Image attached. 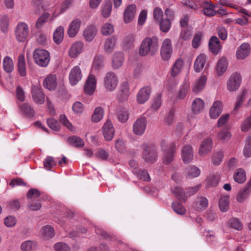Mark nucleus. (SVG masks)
I'll return each instance as SVG.
<instances>
[{
	"mask_svg": "<svg viewBox=\"0 0 251 251\" xmlns=\"http://www.w3.org/2000/svg\"><path fill=\"white\" fill-rule=\"evenodd\" d=\"M224 154L222 151L216 152L213 154L212 161L214 165H219L223 160Z\"/></svg>",
	"mask_w": 251,
	"mask_h": 251,
	"instance_id": "nucleus-52",
	"label": "nucleus"
},
{
	"mask_svg": "<svg viewBox=\"0 0 251 251\" xmlns=\"http://www.w3.org/2000/svg\"><path fill=\"white\" fill-rule=\"evenodd\" d=\"M206 60V56L203 54H200L196 58L194 68L197 72H200L203 68Z\"/></svg>",
	"mask_w": 251,
	"mask_h": 251,
	"instance_id": "nucleus-33",
	"label": "nucleus"
},
{
	"mask_svg": "<svg viewBox=\"0 0 251 251\" xmlns=\"http://www.w3.org/2000/svg\"><path fill=\"white\" fill-rule=\"evenodd\" d=\"M35 63L42 67H46L49 65L50 56L49 52L42 49H35L33 53Z\"/></svg>",
	"mask_w": 251,
	"mask_h": 251,
	"instance_id": "nucleus-3",
	"label": "nucleus"
},
{
	"mask_svg": "<svg viewBox=\"0 0 251 251\" xmlns=\"http://www.w3.org/2000/svg\"><path fill=\"white\" fill-rule=\"evenodd\" d=\"M129 165L132 172L138 178L146 181L151 180V177L147 171L138 169V164L136 161L131 159L129 162Z\"/></svg>",
	"mask_w": 251,
	"mask_h": 251,
	"instance_id": "nucleus-9",
	"label": "nucleus"
},
{
	"mask_svg": "<svg viewBox=\"0 0 251 251\" xmlns=\"http://www.w3.org/2000/svg\"><path fill=\"white\" fill-rule=\"evenodd\" d=\"M228 225L230 227L238 230H240L243 228L242 223L237 218H232L228 221Z\"/></svg>",
	"mask_w": 251,
	"mask_h": 251,
	"instance_id": "nucleus-57",
	"label": "nucleus"
},
{
	"mask_svg": "<svg viewBox=\"0 0 251 251\" xmlns=\"http://www.w3.org/2000/svg\"><path fill=\"white\" fill-rule=\"evenodd\" d=\"M158 47V40L156 37H146L141 44L139 53L142 56L148 54L154 55L157 52Z\"/></svg>",
	"mask_w": 251,
	"mask_h": 251,
	"instance_id": "nucleus-1",
	"label": "nucleus"
},
{
	"mask_svg": "<svg viewBox=\"0 0 251 251\" xmlns=\"http://www.w3.org/2000/svg\"><path fill=\"white\" fill-rule=\"evenodd\" d=\"M3 66L7 73H11L14 68L12 59L8 56L5 57L3 61Z\"/></svg>",
	"mask_w": 251,
	"mask_h": 251,
	"instance_id": "nucleus-48",
	"label": "nucleus"
},
{
	"mask_svg": "<svg viewBox=\"0 0 251 251\" xmlns=\"http://www.w3.org/2000/svg\"><path fill=\"white\" fill-rule=\"evenodd\" d=\"M130 95L129 85L127 82H123L120 86L117 93V98L120 101H125Z\"/></svg>",
	"mask_w": 251,
	"mask_h": 251,
	"instance_id": "nucleus-12",
	"label": "nucleus"
},
{
	"mask_svg": "<svg viewBox=\"0 0 251 251\" xmlns=\"http://www.w3.org/2000/svg\"><path fill=\"white\" fill-rule=\"evenodd\" d=\"M223 105L221 101H215L209 111V116L212 119H216L221 114L222 111Z\"/></svg>",
	"mask_w": 251,
	"mask_h": 251,
	"instance_id": "nucleus-20",
	"label": "nucleus"
},
{
	"mask_svg": "<svg viewBox=\"0 0 251 251\" xmlns=\"http://www.w3.org/2000/svg\"><path fill=\"white\" fill-rule=\"evenodd\" d=\"M204 102L200 98H196L193 101L192 109L195 114L201 112L203 109Z\"/></svg>",
	"mask_w": 251,
	"mask_h": 251,
	"instance_id": "nucleus-38",
	"label": "nucleus"
},
{
	"mask_svg": "<svg viewBox=\"0 0 251 251\" xmlns=\"http://www.w3.org/2000/svg\"><path fill=\"white\" fill-rule=\"evenodd\" d=\"M29 27L25 22H19L15 28V34L17 41L19 42H25L27 40L29 34Z\"/></svg>",
	"mask_w": 251,
	"mask_h": 251,
	"instance_id": "nucleus-6",
	"label": "nucleus"
},
{
	"mask_svg": "<svg viewBox=\"0 0 251 251\" xmlns=\"http://www.w3.org/2000/svg\"><path fill=\"white\" fill-rule=\"evenodd\" d=\"M21 111L27 116H32L34 114L33 109L27 103H24L20 106Z\"/></svg>",
	"mask_w": 251,
	"mask_h": 251,
	"instance_id": "nucleus-54",
	"label": "nucleus"
},
{
	"mask_svg": "<svg viewBox=\"0 0 251 251\" xmlns=\"http://www.w3.org/2000/svg\"><path fill=\"white\" fill-rule=\"evenodd\" d=\"M196 191H194L192 193L186 192L184 191V189H173L172 193L175 195L176 198L181 201H185L187 198L190 196L191 195L195 193Z\"/></svg>",
	"mask_w": 251,
	"mask_h": 251,
	"instance_id": "nucleus-36",
	"label": "nucleus"
},
{
	"mask_svg": "<svg viewBox=\"0 0 251 251\" xmlns=\"http://www.w3.org/2000/svg\"><path fill=\"white\" fill-rule=\"evenodd\" d=\"M104 110L101 107H96L91 117V120L94 123H98L100 121L103 117Z\"/></svg>",
	"mask_w": 251,
	"mask_h": 251,
	"instance_id": "nucleus-35",
	"label": "nucleus"
},
{
	"mask_svg": "<svg viewBox=\"0 0 251 251\" xmlns=\"http://www.w3.org/2000/svg\"><path fill=\"white\" fill-rule=\"evenodd\" d=\"M189 85L188 83H185L178 92L177 97L179 99H183L185 98L186 94L188 92Z\"/></svg>",
	"mask_w": 251,
	"mask_h": 251,
	"instance_id": "nucleus-62",
	"label": "nucleus"
},
{
	"mask_svg": "<svg viewBox=\"0 0 251 251\" xmlns=\"http://www.w3.org/2000/svg\"><path fill=\"white\" fill-rule=\"evenodd\" d=\"M147 125V120L146 117L141 116L137 118L133 123L132 130L134 134L142 136L145 132Z\"/></svg>",
	"mask_w": 251,
	"mask_h": 251,
	"instance_id": "nucleus-7",
	"label": "nucleus"
},
{
	"mask_svg": "<svg viewBox=\"0 0 251 251\" xmlns=\"http://www.w3.org/2000/svg\"><path fill=\"white\" fill-rule=\"evenodd\" d=\"M64 29L62 26L56 28L53 33V40L56 44H59L62 41L64 37Z\"/></svg>",
	"mask_w": 251,
	"mask_h": 251,
	"instance_id": "nucleus-41",
	"label": "nucleus"
},
{
	"mask_svg": "<svg viewBox=\"0 0 251 251\" xmlns=\"http://www.w3.org/2000/svg\"><path fill=\"white\" fill-rule=\"evenodd\" d=\"M173 49L171 41L169 39L164 40L160 50V55L164 61H168L172 54Z\"/></svg>",
	"mask_w": 251,
	"mask_h": 251,
	"instance_id": "nucleus-10",
	"label": "nucleus"
},
{
	"mask_svg": "<svg viewBox=\"0 0 251 251\" xmlns=\"http://www.w3.org/2000/svg\"><path fill=\"white\" fill-rule=\"evenodd\" d=\"M70 2L68 1H65L61 6L60 11H58V10H55L52 14V17L50 19V20H53L54 18L57 17L59 14L64 12L66 11L68 8L70 7Z\"/></svg>",
	"mask_w": 251,
	"mask_h": 251,
	"instance_id": "nucleus-50",
	"label": "nucleus"
},
{
	"mask_svg": "<svg viewBox=\"0 0 251 251\" xmlns=\"http://www.w3.org/2000/svg\"><path fill=\"white\" fill-rule=\"evenodd\" d=\"M220 180V175L218 174H210L206 178V182L209 187H215Z\"/></svg>",
	"mask_w": 251,
	"mask_h": 251,
	"instance_id": "nucleus-43",
	"label": "nucleus"
},
{
	"mask_svg": "<svg viewBox=\"0 0 251 251\" xmlns=\"http://www.w3.org/2000/svg\"><path fill=\"white\" fill-rule=\"evenodd\" d=\"M50 17V14L48 13H45L41 16L38 19L36 26L37 28H41L43 25L47 22Z\"/></svg>",
	"mask_w": 251,
	"mask_h": 251,
	"instance_id": "nucleus-60",
	"label": "nucleus"
},
{
	"mask_svg": "<svg viewBox=\"0 0 251 251\" xmlns=\"http://www.w3.org/2000/svg\"><path fill=\"white\" fill-rule=\"evenodd\" d=\"M118 83V78L116 75L110 71L106 73L103 78V85L106 92L115 91Z\"/></svg>",
	"mask_w": 251,
	"mask_h": 251,
	"instance_id": "nucleus-4",
	"label": "nucleus"
},
{
	"mask_svg": "<svg viewBox=\"0 0 251 251\" xmlns=\"http://www.w3.org/2000/svg\"><path fill=\"white\" fill-rule=\"evenodd\" d=\"M160 146L163 152L162 162L164 164L169 165L173 161L176 152V144L174 142L168 144L165 141L162 140Z\"/></svg>",
	"mask_w": 251,
	"mask_h": 251,
	"instance_id": "nucleus-2",
	"label": "nucleus"
},
{
	"mask_svg": "<svg viewBox=\"0 0 251 251\" xmlns=\"http://www.w3.org/2000/svg\"><path fill=\"white\" fill-rule=\"evenodd\" d=\"M18 70L21 76H25L26 75V68L23 54H20L18 59Z\"/></svg>",
	"mask_w": 251,
	"mask_h": 251,
	"instance_id": "nucleus-30",
	"label": "nucleus"
},
{
	"mask_svg": "<svg viewBox=\"0 0 251 251\" xmlns=\"http://www.w3.org/2000/svg\"><path fill=\"white\" fill-rule=\"evenodd\" d=\"M227 67V63L226 59L224 57L221 58L217 65V74L218 75L221 76L223 75L226 71Z\"/></svg>",
	"mask_w": 251,
	"mask_h": 251,
	"instance_id": "nucleus-39",
	"label": "nucleus"
},
{
	"mask_svg": "<svg viewBox=\"0 0 251 251\" xmlns=\"http://www.w3.org/2000/svg\"><path fill=\"white\" fill-rule=\"evenodd\" d=\"M246 178L245 172L242 169H238L234 176V180L239 183H243Z\"/></svg>",
	"mask_w": 251,
	"mask_h": 251,
	"instance_id": "nucleus-49",
	"label": "nucleus"
},
{
	"mask_svg": "<svg viewBox=\"0 0 251 251\" xmlns=\"http://www.w3.org/2000/svg\"><path fill=\"white\" fill-rule=\"evenodd\" d=\"M103 58L101 56L95 57L92 65V69L100 71L103 68Z\"/></svg>",
	"mask_w": 251,
	"mask_h": 251,
	"instance_id": "nucleus-51",
	"label": "nucleus"
},
{
	"mask_svg": "<svg viewBox=\"0 0 251 251\" xmlns=\"http://www.w3.org/2000/svg\"><path fill=\"white\" fill-rule=\"evenodd\" d=\"M243 153L247 157L251 156V139L250 138H248L246 140Z\"/></svg>",
	"mask_w": 251,
	"mask_h": 251,
	"instance_id": "nucleus-64",
	"label": "nucleus"
},
{
	"mask_svg": "<svg viewBox=\"0 0 251 251\" xmlns=\"http://www.w3.org/2000/svg\"><path fill=\"white\" fill-rule=\"evenodd\" d=\"M143 150L142 158L147 162L153 163L157 158L156 149L154 146L144 144L142 145Z\"/></svg>",
	"mask_w": 251,
	"mask_h": 251,
	"instance_id": "nucleus-5",
	"label": "nucleus"
},
{
	"mask_svg": "<svg viewBox=\"0 0 251 251\" xmlns=\"http://www.w3.org/2000/svg\"><path fill=\"white\" fill-rule=\"evenodd\" d=\"M101 130L105 140L110 141L112 139L114 135L115 129L110 120H106L102 127Z\"/></svg>",
	"mask_w": 251,
	"mask_h": 251,
	"instance_id": "nucleus-11",
	"label": "nucleus"
},
{
	"mask_svg": "<svg viewBox=\"0 0 251 251\" xmlns=\"http://www.w3.org/2000/svg\"><path fill=\"white\" fill-rule=\"evenodd\" d=\"M207 81V77L205 75H202L194 83L192 87V91L195 93L198 94L201 92L205 87Z\"/></svg>",
	"mask_w": 251,
	"mask_h": 251,
	"instance_id": "nucleus-19",
	"label": "nucleus"
},
{
	"mask_svg": "<svg viewBox=\"0 0 251 251\" xmlns=\"http://www.w3.org/2000/svg\"><path fill=\"white\" fill-rule=\"evenodd\" d=\"M68 142L71 145L76 147H82L84 145L83 141L81 138L74 136L69 137Z\"/></svg>",
	"mask_w": 251,
	"mask_h": 251,
	"instance_id": "nucleus-53",
	"label": "nucleus"
},
{
	"mask_svg": "<svg viewBox=\"0 0 251 251\" xmlns=\"http://www.w3.org/2000/svg\"><path fill=\"white\" fill-rule=\"evenodd\" d=\"M200 173V169L195 166H190L185 169L186 176L189 178L198 177Z\"/></svg>",
	"mask_w": 251,
	"mask_h": 251,
	"instance_id": "nucleus-34",
	"label": "nucleus"
},
{
	"mask_svg": "<svg viewBox=\"0 0 251 251\" xmlns=\"http://www.w3.org/2000/svg\"><path fill=\"white\" fill-rule=\"evenodd\" d=\"M112 4L110 2H105L101 7V13L103 17H108L111 12Z\"/></svg>",
	"mask_w": 251,
	"mask_h": 251,
	"instance_id": "nucleus-56",
	"label": "nucleus"
},
{
	"mask_svg": "<svg viewBox=\"0 0 251 251\" xmlns=\"http://www.w3.org/2000/svg\"><path fill=\"white\" fill-rule=\"evenodd\" d=\"M242 77L240 74L235 72L229 77L226 82L227 89L230 92L238 90L241 85Z\"/></svg>",
	"mask_w": 251,
	"mask_h": 251,
	"instance_id": "nucleus-8",
	"label": "nucleus"
},
{
	"mask_svg": "<svg viewBox=\"0 0 251 251\" xmlns=\"http://www.w3.org/2000/svg\"><path fill=\"white\" fill-rule=\"evenodd\" d=\"M42 236L46 239L50 238L54 236V231L53 227L50 225L43 226L40 231Z\"/></svg>",
	"mask_w": 251,
	"mask_h": 251,
	"instance_id": "nucleus-40",
	"label": "nucleus"
},
{
	"mask_svg": "<svg viewBox=\"0 0 251 251\" xmlns=\"http://www.w3.org/2000/svg\"><path fill=\"white\" fill-rule=\"evenodd\" d=\"M203 11L204 15L208 16H214L216 14L214 10V6L211 3V2L205 1L203 3Z\"/></svg>",
	"mask_w": 251,
	"mask_h": 251,
	"instance_id": "nucleus-44",
	"label": "nucleus"
},
{
	"mask_svg": "<svg viewBox=\"0 0 251 251\" xmlns=\"http://www.w3.org/2000/svg\"><path fill=\"white\" fill-rule=\"evenodd\" d=\"M83 44L81 42H77L72 45L69 50V55L71 58L76 57L82 51Z\"/></svg>",
	"mask_w": 251,
	"mask_h": 251,
	"instance_id": "nucleus-25",
	"label": "nucleus"
},
{
	"mask_svg": "<svg viewBox=\"0 0 251 251\" xmlns=\"http://www.w3.org/2000/svg\"><path fill=\"white\" fill-rule=\"evenodd\" d=\"M97 78L94 75L90 74L87 78L84 86V90L86 94L89 95H92L96 89Z\"/></svg>",
	"mask_w": 251,
	"mask_h": 251,
	"instance_id": "nucleus-13",
	"label": "nucleus"
},
{
	"mask_svg": "<svg viewBox=\"0 0 251 251\" xmlns=\"http://www.w3.org/2000/svg\"><path fill=\"white\" fill-rule=\"evenodd\" d=\"M114 28L113 25L109 23L104 24L101 27L100 31L102 35H109L113 33Z\"/></svg>",
	"mask_w": 251,
	"mask_h": 251,
	"instance_id": "nucleus-47",
	"label": "nucleus"
},
{
	"mask_svg": "<svg viewBox=\"0 0 251 251\" xmlns=\"http://www.w3.org/2000/svg\"><path fill=\"white\" fill-rule=\"evenodd\" d=\"M160 29L164 32H167L171 27V20L169 19H162L159 22Z\"/></svg>",
	"mask_w": 251,
	"mask_h": 251,
	"instance_id": "nucleus-59",
	"label": "nucleus"
},
{
	"mask_svg": "<svg viewBox=\"0 0 251 251\" xmlns=\"http://www.w3.org/2000/svg\"><path fill=\"white\" fill-rule=\"evenodd\" d=\"M118 120L121 123H125L129 118V112L126 108H122L116 113Z\"/></svg>",
	"mask_w": 251,
	"mask_h": 251,
	"instance_id": "nucleus-37",
	"label": "nucleus"
},
{
	"mask_svg": "<svg viewBox=\"0 0 251 251\" xmlns=\"http://www.w3.org/2000/svg\"><path fill=\"white\" fill-rule=\"evenodd\" d=\"M151 93V89L148 87H145L141 88L138 92L136 98L138 102L140 104H143L149 99Z\"/></svg>",
	"mask_w": 251,
	"mask_h": 251,
	"instance_id": "nucleus-18",
	"label": "nucleus"
},
{
	"mask_svg": "<svg viewBox=\"0 0 251 251\" xmlns=\"http://www.w3.org/2000/svg\"><path fill=\"white\" fill-rule=\"evenodd\" d=\"M231 136L230 133L226 130H222L217 135L218 138L223 143L227 142L230 139Z\"/></svg>",
	"mask_w": 251,
	"mask_h": 251,
	"instance_id": "nucleus-55",
	"label": "nucleus"
},
{
	"mask_svg": "<svg viewBox=\"0 0 251 251\" xmlns=\"http://www.w3.org/2000/svg\"><path fill=\"white\" fill-rule=\"evenodd\" d=\"M220 3L222 5H225L230 7L234 8L236 9L239 12L243 13L247 16H250V14L246 9L240 6H237L236 5L233 4L226 0H220Z\"/></svg>",
	"mask_w": 251,
	"mask_h": 251,
	"instance_id": "nucleus-42",
	"label": "nucleus"
},
{
	"mask_svg": "<svg viewBox=\"0 0 251 251\" xmlns=\"http://www.w3.org/2000/svg\"><path fill=\"white\" fill-rule=\"evenodd\" d=\"M209 46L211 51L214 54H218L221 48L219 40L216 36H212L210 38Z\"/></svg>",
	"mask_w": 251,
	"mask_h": 251,
	"instance_id": "nucleus-31",
	"label": "nucleus"
},
{
	"mask_svg": "<svg viewBox=\"0 0 251 251\" xmlns=\"http://www.w3.org/2000/svg\"><path fill=\"white\" fill-rule=\"evenodd\" d=\"M117 38L113 36L107 38L104 43V50L108 53H111L115 49L116 45Z\"/></svg>",
	"mask_w": 251,
	"mask_h": 251,
	"instance_id": "nucleus-24",
	"label": "nucleus"
},
{
	"mask_svg": "<svg viewBox=\"0 0 251 251\" xmlns=\"http://www.w3.org/2000/svg\"><path fill=\"white\" fill-rule=\"evenodd\" d=\"M250 193L249 189H241L236 196V200L239 202H243L248 197Z\"/></svg>",
	"mask_w": 251,
	"mask_h": 251,
	"instance_id": "nucleus-58",
	"label": "nucleus"
},
{
	"mask_svg": "<svg viewBox=\"0 0 251 251\" xmlns=\"http://www.w3.org/2000/svg\"><path fill=\"white\" fill-rule=\"evenodd\" d=\"M172 207L174 211L178 214L183 215L185 213L186 209L179 203L173 202L172 203Z\"/></svg>",
	"mask_w": 251,
	"mask_h": 251,
	"instance_id": "nucleus-61",
	"label": "nucleus"
},
{
	"mask_svg": "<svg viewBox=\"0 0 251 251\" xmlns=\"http://www.w3.org/2000/svg\"><path fill=\"white\" fill-rule=\"evenodd\" d=\"M82 74L79 67L74 66L69 74V81L71 85H76L82 78Z\"/></svg>",
	"mask_w": 251,
	"mask_h": 251,
	"instance_id": "nucleus-14",
	"label": "nucleus"
},
{
	"mask_svg": "<svg viewBox=\"0 0 251 251\" xmlns=\"http://www.w3.org/2000/svg\"><path fill=\"white\" fill-rule=\"evenodd\" d=\"M32 98L37 104H43L45 101L44 95L40 88L34 86L32 89Z\"/></svg>",
	"mask_w": 251,
	"mask_h": 251,
	"instance_id": "nucleus-21",
	"label": "nucleus"
},
{
	"mask_svg": "<svg viewBox=\"0 0 251 251\" xmlns=\"http://www.w3.org/2000/svg\"><path fill=\"white\" fill-rule=\"evenodd\" d=\"M245 100V92H243L241 94L239 95L236 99V102L235 103L234 111L238 110L244 102Z\"/></svg>",
	"mask_w": 251,
	"mask_h": 251,
	"instance_id": "nucleus-63",
	"label": "nucleus"
},
{
	"mask_svg": "<svg viewBox=\"0 0 251 251\" xmlns=\"http://www.w3.org/2000/svg\"><path fill=\"white\" fill-rule=\"evenodd\" d=\"M81 24V20L79 19H75L70 23L67 30V34L70 37H74L76 35L80 29Z\"/></svg>",
	"mask_w": 251,
	"mask_h": 251,
	"instance_id": "nucleus-17",
	"label": "nucleus"
},
{
	"mask_svg": "<svg viewBox=\"0 0 251 251\" xmlns=\"http://www.w3.org/2000/svg\"><path fill=\"white\" fill-rule=\"evenodd\" d=\"M44 86L50 90H54L56 86V76L54 75H50L47 76L43 82Z\"/></svg>",
	"mask_w": 251,
	"mask_h": 251,
	"instance_id": "nucleus-27",
	"label": "nucleus"
},
{
	"mask_svg": "<svg viewBox=\"0 0 251 251\" xmlns=\"http://www.w3.org/2000/svg\"><path fill=\"white\" fill-rule=\"evenodd\" d=\"M124 61V54L122 52H116L112 56V67L114 69L120 68Z\"/></svg>",
	"mask_w": 251,
	"mask_h": 251,
	"instance_id": "nucleus-22",
	"label": "nucleus"
},
{
	"mask_svg": "<svg viewBox=\"0 0 251 251\" xmlns=\"http://www.w3.org/2000/svg\"><path fill=\"white\" fill-rule=\"evenodd\" d=\"M183 61L181 59H177L172 66L171 75L173 77L176 76L180 73L183 66Z\"/></svg>",
	"mask_w": 251,
	"mask_h": 251,
	"instance_id": "nucleus-46",
	"label": "nucleus"
},
{
	"mask_svg": "<svg viewBox=\"0 0 251 251\" xmlns=\"http://www.w3.org/2000/svg\"><path fill=\"white\" fill-rule=\"evenodd\" d=\"M181 158L185 164L190 163L193 159L194 153L192 147L190 145L184 146L181 149Z\"/></svg>",
	"mask_w": 251,
	"mask_h": 251,
	"instance_id": "nucleus-15",
	"label": "nucleus"
},
{
	"mask_svg": "<svg viewBox=\"0 0 251 251\" xmlns=\"http://www.w3.org/2000/svg\"><path fill=\"white\" fill-rule=\"evenodd\" d=\"M135 37V35L133 34H128L125 36L122 42V46L124 50H127L133 48Z\"/></svg>",
	"mask_w": 251,
	"mask_h": 251,
	"instance_id": "nucleus-29",
	"label": "nucleus"
},
{
	"mask_svg": "<svg viewBox=\"0 0 251 251\" xmlns=\"http://www.w3.org/2000/svg\"><path fill=\"white\" fill-rule=\"evenodd\" d=\"M208 205V201L204 197H198L194 203V208L198 211H203L206 209Z\"/></svg>",
	"mask_w": 251,
	"mask_h": 251,
	"instance_id": "nucleus-28",
	"label": "nucleus"
},
{
	"mask_svg": "<svg viewBox=\"0 0 251 251\" xmlns=\"http://www.w3.org/2000/svg\"><path fill=\"white\" fill-rule=\"evenodd\" d=\"M97 33V29L94 26L87 27L83 32V36L86 41L90 42L95 37Z\"/></svg>",
	"mask_w": 251,
	"mask_h": 251,
	"instance_id": "nucleus-32",
	"label": "nucleus"
},
{
	"mask_svg": "<svg viewBox=\"0 0 251 251\" xmlns=\"http://www.w3.org/2000/svg\"><path fill=\"white\" fill-rule=\"evenodd\" d=\"M229 200L227 196L222 197L219 201V206L220 210L222 212H226L229 208Z\"/></svg>",
	"mask_w": 251,
	"mask_h": 251,
	"instance_id": "nucleus-45",
	"label": "nucleus"
},
{
	"mask_svg": "<svg viewBox=\"0 0 251 251\" xmlns=\"http://www.w3.org/2000/svg\"><path fill=\"white\" fill-rule=\"evenodd\" d=\"M212 139L210 138L204 139L201 143L199 150V153L201 156H205L212 148Z\"/></svg>",
	"mask_w": 251,
	"mask_h": 251,
	"instance_id": "nucleus-23",
	"label": "nucleus"
},
{
	"mask_svg": "<svg viewBox=\"0 0 251 251\" xmlns=\"http://www.w3.org/2000/svg\"><path fill=\"white\" fill-rule=\"evenodd\" d=\"M136 12V6L131 4L128 6L125 10L124 13V22L126 23L130 22L133 19Z\"/></svg>",
	"mask_w": 251,
	"mask_h": 251,
	"instance_id": "nucleus-26",
	"label": "nucleus"
},
{
	"mask_svg": "<svg viewBox=\"0 0 251 251\" xmlns=\"http://www.w3.org/2000/svg\"><path fill=\"white\" fill-rule=\"evenodd\" d=\"M251 47L249 43H244L237 49L236 56L238 59L243 60L246 58L250 53Z\"/></svg>",
	"mask_w": 251,
	"mask_h": 251,
	"instance_id": "nucleus-16",
	"label": "nucleus"
}]
</instances>
